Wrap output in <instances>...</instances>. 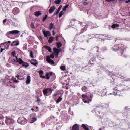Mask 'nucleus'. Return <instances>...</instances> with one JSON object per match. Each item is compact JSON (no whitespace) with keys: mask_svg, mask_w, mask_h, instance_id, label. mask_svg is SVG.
<instances>
[{"mask_svg":"<svg viewBox=\"0 0 130 130\" xmlns=\"http://www.w3.org/2000/svg\"><path fill=\"white\" fill-rule=\"evenodd\" d=\"M11 42L10 41H7V42H6L3 43L1 44V47L2 46H1L2 44H3V45H5V47L6 49H8V48L9 47L10 45L9 43H11Z\"/></svg>","mask_w":130,"mask_h":130,"instance_id":"4468645a","label":"nucleus"},{"mask_svg":"<svg viewBox=\"0 0 130 130\" xmlns=\"http://www.w3.org/2000/svg\"><path fill=\"white\" fill-rule=\"evenodd\" d=\"M38 73L40 75V77L42 78H46V77L45 76H43L42 75L44 73V72L43 70H40L38 71Z\"/></svg>","mask_w":130,"mask_h":130,"instance_id":"6ab92c4d","label":"nucleus"},{"mask_svg":"<svg viewBox=\"0 0 130 130\" xmlns=\"http://www.w3.org/2000/svg\"><path fill=\"white\" fill-rule=\"evenodd\" d=\"M119 25L118 24H113L112 25L111 27L113 28H116L119 27Z\"/></svg>","mask_w":130,"mask_h":130,"instance_id":"f704fd0d","label":"nucleus"},{"mask_svg":"<svg viewBox=\"0 0 130 130\" xmlns=\"http://www.w3.org/2000/svg\"><path fill=\"white\" fill-rule=\"evenodd\" d=\"M69 4H67V5H66L63 8V11H65L66 10V9L67 8L68 6H69Z\"/></svg>","mask_w":130,"mask_h":130,"instance_id":"de8ad7c7","label":"nucleus"},{"mask_svg":"<svg viewBox=\"0 0 130 130\" xmlns=\"http://www.w3.org/2000/svg\"><path fill=\"white\" fill-rule=\"evenodd\" d=\"M44 48L46 49V50H48V51L49 52H51L52 51V50L51 48L50 47L48 46H43Z\"/></svg>","mask_w":130,"mask_h":130,"instance_id":"2f4dec72","label":"nucleus"},{"mask_svg":"<svg viewBox=\"0 0 130 130\" xmlns=\"http://www.w3.org/2000/svg\"><path fill=\"white\" fill-rule=\"evenodd\" d=\"M53 89L50 88H48L44 89L43 91V93L44 95H46L47 96L50 95L52 93V91Z\"/></svg>","mask_w":130,"mask_h":130,"instance_id":"39448f33","label":"nucleus"},{"mask_svg":"<svg viewBox=\"0 0 130 130\" xmlns=\"http://www.w3.org/2000/svg\"><path fill=\"white\" fill-rule=\"evenodd\" d=\"M80 34H77V35L79 36L78 37V40L80 41L83 42L85 40V37L87 36L86 34H85L83 35H81L80 36Z\"/></svg>","mask_w":130,"mask_h":130,"instance_id":"9d476101","label":"nucleus"},{"mask_svg":"<svg viewBox=\"0 0 130 130\" xmlns=\"http://www.w3.org/2000/svg\"><path fill=\"white\" fill-rule=\"evenodd\" d=\"M116 40H121L122 39L121 38H119V37H117V38H116Z\"/></svg>","mask_w":130,"mask_h":130,"instance_id":"4d7b16f0","label":"nucleus"},{"mask_svg":"<svg viewBox=\"0 0 130 130\" xmlns=\"http://www.w3.org/2000/svg\"><path fill=\"white\" fill-rule=\"evenodd\" d=\"M95 36V35H94L93 34H92V35H88V38H89V39H91L92 38H94Z\"/></svg>","mask_w":130,"mask_h":130,"instance_id":"ea45409f","label":"nucleus"},{"mask_svg":"<svg viewBox=\"0 0 130 130\" xmlns=\"http://www.w3.org/2000/svg\"><path fill=\"white\" fill-rule=\"evenodd\" d=\"M16 55L15 51H13L11 53V55L12 56H13V57L15 56Z\"/></svg>","mask_w":130,"mask_h":130,"instance_id":"c03bdc74","label":"nucleus"},{"mask_svg":"<svg viewBox=\"0 0 130 130\" xmlns=\"http://www.w3.org/2000/svg\"><path fill=\"white\" fill-rule=\"evenodd\" d=\"M13 80L16 83H17L19 82V81L17 80L16 79V78H15Z\"/></svg>","mask_w":130,"mask_h":130,"instance_id":"13d9d810","label":"nucleus"},{"mask_svg":"<svg viewBox=\"0 0 130 130\" xmlns=\"http://www.w3.org/2000/svg\"><path fill=\"white\" fill-rule=\"evenodd\" d=\"M30 62L32 64L36 66H37L38 65V62L35 59H31Z\"/></svg>","mask_w":130,"mask_h":130,"instance_id":"dca6fc26","label":"nucleus"},{"mask_svg":"<svg viewBox=\"0 0 130 130\" xmlns=\"http://www.w3.org/2000/svg\"><path fill=\"white\" fill-rule=\"evenodd\" d=\"M30 78L31 77L30 76H27V79L26 81V83L27 84H29L30 83L31 81Z\"/></svg>","mask_w":130,"mask_h":130,"instance_id":"c85d7f7f","label":"nucleus"},{"mask_svg":"<svg viewBox=\"0 0 130 130\" xmlns=\"http://www.w3.org/2000/svg\"><path fill=\"white\" fill-rule=\"evenodd\" d=\"M37 120L36 117H33L30 120V122L31 123H33L36 121Z\"/></svg>","mask_w":130,"mask_h":130,"instance_id":"473e14b6","label":"nucleus"},{"mask_svg":"<svg viewBox=\"0 0 130 130\" xmlns=\"http://www.w3.org/2000/svg\"><path fill=\"white\" fill-rule=\"evenodd\" d=\"M59 37V36H56V40L57 41H58V38Z\"/></svg>","mask_w":130,"mask_h":130,"instance_id":"338daca9","label":"nucleus"},{"mask_svg":"<svg viewBox=\"0 0 130 130\" xmlns=\"http://www.w3.org/2000/svg\"><path fill=\"white\" fill-rule=\"evenodd\" d=\"M19 12V10L17 8H15L13 9V12L15 14L18 13Z\"/></svg>","mask_w":130,"mask_h":130,"instance_id":"a878e982","label":"nucleus"},{"mask_svg":"<svg viewBox=\"0 0 130 130\" xmlns=\"http://www.w3.org/2000/svg\"><path fill=\"white\" fill-rule=\"evenodd\" d=\"M82 127L85 130H89L88 128L84 124H82Z\"/></svg>","mask_w":130,"mask_h":130,"instance_id":"e433bc0d","label":"nucleus"},{"mask_svg":"<svg viewBox=\"0 0 130 130\" xmlns=\"http://www.w3.org/2000/svg\"><path fill=\"white\" fill-rule=\"evenodd\" d=\"M95 59L94 58H92L89 61V63H90L91 64H93L95 62Z\"/></svg>","mask_w":130,"mask_h":130,"instance_id":"cd10ccee","label":"nucleus"},{"mask_svg":"<svg viewBox=\"0 0 130 130\" xmlns=\"http://www.w3.org/2000/svg\"><path fill=\"white\" fill-rule=\"evenodd\" d=\"M38 38L40 41H41L43 40L42 38V37L41 36H39Z\"/></svg>","mask_w":130,"mask_h":130,"instance_id":"6e6d98bb","label":"nucleus"},{"mask_svg":"<svg viewBox=\"0 0 130 130\" xmlns=\"http://www.w3.org/2000/svg\"><path fill=\"white\" fill-rule=\"evenodd\" d=\"M5 50V49H3L2 48L1 49V51H0V52H2V51H3V50Z\"/></svg>","mask_w":130,"mask_h":130,"instance_id":"774afa93","label":"nucleus"},{"mask_svg":"<svg viewBox=\"0 0 130 130\" xmlns=\"http://www.w3.org/2000/svg\"><path fill=\"white\" fill-rule=\"evenodd\" d=\"M82 90L84 92H90L88 90V88L85 86H84L82 87Z\"/></svg>","mask_w":130,"mask_h":130,"instance_id":"5701e85b","label":"nucleus"},{"mask_svg":"<svg viewBox=\"0 0 130 130\" xmlns=\"http://www.w3.org/2000/svg\"><path fill=\"white\" fill-rule=\"evenodd\" d=\"M29 66V64L28 63L26 62H24V63H23L22 64V67H27Z\"/></svg>","mask_w":130,"mask_h":130,"instance_id":"7c9ffc66","label":"nucleus"},{"mask_svg":"<svg viewBox=\"0 0 130 130\" xmlns=\"http://www.w3.org/2000/svg\"><path fill=\"white\" fill-rule=\"evenodd\" d=\"M54 57V55L53 54H51L50 55V58H53Z\"/></svg>","mask_w":130,"mask_h":130,"instance_id":"5fc2aeb1","label":"nucleus"},{"mask_svg":"<svg viewBox=\"0 0 130 130\" xmlns=\"http://www.w3.org/2000/svg\"><path fill=\"white\" fill-rule=\"evenodd\" d=\"M130 2V0H126L125 2L127 3H128Z\"/></svg>","mask_w":130,"mask_h":130,"instance_id":"680f3d73","label":"nucleus"},{"mask_svg":"<svg viewBox=\"0 0 130 130\" xmlns=\"http://www.w3.org/2000/svg\"><path fill=\"white\" fill-rule=\"evenodd\" d=\"M61 1V0H55L54 2L56 4H58Z\"/></svg>","mask_w":130,"mask_h":130,"instance_id":"a18cd8bd","label":"nucleus"},{"mask_svg":"<svg viewBox=\"0 0 130 130\" xmlns=\"http://www.w3.org/2000/svg\"><path fill=\"white\" fill-rule=\"evenodd\" d=\"M106 93V89L103 90L101 92H99V95L101 96H105Z\"/></svg>","mask_w":130,"mask_h":130,"instance_id":"2eb2a0df","label":"nucleus"},{"mask_svg":"<svg viewBox=\"0 0 130 130\" xmlns=\"http://www.w3.org/2000/svg\"><path fill=\"white\" fill-rule=\"evenodd\" d=\"M43 33L44 36L45 37H47L48 36H50V32L48 31H44Z\"/></svg>","mask_w":130,"mask_h":130,"instance_id":"393cba45","label":"nucleus"},{"mask_svg":"<svg viewBox=\"0 0 130 130\" xmlns=\"http://www.w3.org/2000/svg\"><path fill=\"white\" fill-rule=\"evenodd\" d=\"M52 74V72H50L46 73L45 74L46 78H45L47 79H49Z\"/></svg>","mask_w":130,"mask_h":130,"instance_id":"aec40b11","label":"nucleus"},{"mask_svg":"<svg viewBox=\"0 0 130 130\" xmlns=\"http://www.w3.org/2000/svg\"><path fill=\"white\" fill-rule=\"evenodd\" d=\"M57 95V93H56L55 94H54L53 95L52 97L53 99H54V100L55 101H56V98L55 97Z\"/></svg>","mask_w":130,"mask_h":130,"instance_id":"49530a36","label":"nucleus"},{"mask_svg":"<svg viewBox=\"0 0 130 130\" xmlns=\"http://www.w3.org/2000/svg\"><path fill=\"white\" fill-rule=\"evenodd\" d=\"M41 14V11H37L34 12V15L37 17H38Z\"/></svg>","mask_w":130,"mask_h":130,"instance_id":"bb28decb","label":"nucleus"},{"mask_svg":"<svg viewBox=\"0 0 130 130\" xmlns=\"http://www.w3.org/2000/svg\"><path fill=\"white\" fill-rule=\"evenodd\" d=\"M52 32H53V35H54L55 33V32H54V30L52 31Z\"/></svg>","mask_w":130,"mask_h":130,"instance_id":"69168bd1","label":"nucleus"},{"mask_svg":"<svg viewBox=\"0 0 130 130\" xmlns=\"http://www.w3.org/2000/svg\"><path fill=\"white\" fill-rule=\"evenodd\" d=\"M60 68L61 70L63 71H64L65 70V67L64 66L60 67Z\"/></svg>","mask_w":130,"mask_h":130,"instance_id":"3c124183","label":"nucleus"},{"mask_svg":"<svg viewBox=\"0 0 130 130\" xmlns=\"http://www.w3.org/2000/svg\"><path fill=\"white\" fill-rule=\"evenodd\" d=\"M16 77L18 79H19L20 80H22L24 79V77L20 78L21 77L19 75H17L16 76Z\"/></svg>","mask_w":130,"mask_h":130,"instance_id":"a19ab883","label":"nucleus"},{"mask_svg":"<svg viewBox=\"0 0 130 130\" xmlns=\"http://www.w3.org/2000/svg\"><path fill=\"white\" fill-rule=\"evenodd\" d=\"M62 45L61 43L60 42L56 43V46L58 48L61 47Z\"/></svg>","mask_w":130,"mask_h":130,"instance_id":"4c0bfd02","label":"nucleus"},{"mask_svg":"<svg viewBox=\"0 0 130 130\" xmlns=\"http://www.w3.org/2000/svg\"><path fill=\"white\" fill-rule=\"evenodd\" d=\"M31 27L32 28H34V26L32 24H31Z\"/></svg>","mask_w":130,"mask_h":130,"instance_id":"e2e57ef3","label":"nucleus"},{"mask_svg":"<svg viewBox=\"0 0 130 130\" xmlns=\"http://www.w3.org/2000/svg\"><path fill=\"white\" fill-rule=\"evenodd\" d=\"M41 101V100L40 98H37V100L36 101L37 102H40Z\"/></svg>","mask_w":130,"mask_h":130,"instance_id":"864d4df0","label":"nucleus"},{"mask_svg":"<svg viewBox=\"0 0 130 130\" xmlns=\"http://www.w3.org/2000/svg\"><path fill=\"white\" fill-rule=\"evenodd\" d=\"M64 12H63V11H61L59 14V18H60L64 14Z\"/></svg>","mask_w":130,"mask_h":130,"instance_id":"37998d69","label":"nucleus"},{"mask_svg":"<svg viewBox=\"0 0 130 130\" xmlns=\"http://www.w3.org/2000/svg\"><path fill=\"white\" fill-rule=\"evenodd\" d=\"M27 122V120L24 117L22 116L19 117L17 120V122L18 123L22 125L25 124Z\"/></svg>","mask_w":130,"mask_h":130,"instance_id":"20e7f679","label":"nucleus"},{"mask_svg":"<svg viewBox=\"0 0 130 130\" xmlns=\"http://www.w3.org/2000/svg\"><path fill=\"white\" fill-rule=\"evenodd\" d=\"M101 110V108L97 107L96 108H95L94 110V111L93 112H95L96 114L99 116H102V115H103V114L102 112L100 111Z\"/></svg>","mask_w":130,"mask_h":130,"instance_id":"6e6552de","label":"nucleus"},{"mask_svg":"<svg viewBox=\"0 0 130 130\" xmlns=\"http://www.w3.org/2000/svg\"><path fill=\"white\" fill-rule=\"evenodd\" d=\"M125 86L123 85H122L121 84H119L117 85L116 87L114 89V90H118V91H122V90H126L124 88Z\"/></svg>","mask_w":130,"mask_h":130,"instance_id":"423d86ee","label":"nucleus"},{"mask_svg":"<svg viewBox=\"0 0 130 130\" xmlns=\"http://www.w3.org/2000/svg\"><path fill=\"white\" fill-rule=\"evenodd\" d=\"M46 61L48 63L51 64L53 65L54 64V62L53 60L50 59L49 56L47 57Z\"/></svg>","mask_w":130,"mask_h":130,"instance_id":"a211bd4d","label":"nucleus"},{"mask_svg":"<svg viewBox=\"0 0 130 130\" xmlns=\"http://www.w3.org/2000/svg\"><path fill=\"white\" fill-rule=\"evenodd\" d=\"M79 126L77 124L74 125L72 127V130H79Z\"/></svg>","mask_w":130,"mask_h":130,"instance_id":"412c9836","label":"nucleus"},{"mask_svg":"<svg viewBox=\"0 0 130 130\" xmlns=\"http://www.w3.org/2000/svg\"><path fill=\"white\" fill-rule=\"evenodd\" d=\"M53 49L55 52L57 54V56L58 55L60 51V49H57L56 48H54Z\"/></svg>","mask_w":130,"mask_h":130,"instance_id":"b1692460","label":"nucleus"},{"mask_svg":"<svg viewBox=\"0 0 130 130\" xmlns=\"http://www.w3.org/2000/svg\"><path fill=\"white\" fill-rule=\"evenodd\" d=\"M102 49L103 51L107 50V49L105 47L103 48Z\"/></svg>","mask_w":130,"mask_h":130,"instance_id":"0e129e2a","label":"nucleus"},{"mask_svg":"<svg viewBox=\"0 0 130 130\" xmlns=\"http://www.w3.org/2000/svg\"><path fill=\"white\" fill-rule=\"evenodd\" d=\"M19 41H15L12 42L10 45L11 46H16L19 45Z\"/></svg>","mask_w":130,"mask_h":130,"instance_id":"f3484780","label":"nucleus"},{"mask_svg":"<svg viewBox=\"0 0 130 130\" xmlns=\"http://www.w3.org/2000/svg\"><path fill=\"white\" fill-rule=\"evenodd\" d=\"M6 20H7L6 19H4L3 21V23H5L6 21Z\"/></svg>","mask_w":130,"mask_h":130,"instance_id":"052dcab7","label":"nucleus"},{"mask_svg":"<svg viewBox=\"0 0 130 130\" xmlns=\"http://www.w3.org/2000/svg\"><path fill=\"white\" fill-rule=\"evenodd\" d=\"M56 7L54 6L51 7L49 10V12L50 13H52L55 10Z\"/></svg>","mask_w":130,"mask_h":130,"instance_id":"4be33fe9","label":"nucleus"},{"mask_svg":"<svg viewBox=\"0 0 130 130\" xmlns=\"http://www.w3.org/2000/svg\"><path fill=\"white\" fill-rule=\"evenodd\" d=\"M115 0H106V1H107L108 2H110L113 1H115Z\"/></svg>","mask_w":130,"mask_h":130,"instance_id":"bf43d9fd","label":"nucleus"},{"mask_svg":"<svg viewBox=\"0 0 130 130\" xmlns=\"http://www.w3.org/2000/svg\"><path fill=\"white\" fill-rule=\"evenodd\" d=\"M105 36L107 37V38H106L105 39H107L108 40H109L111 39V37L110 35H105Z\"/></svg>","mask_w":130,"mask_h":130,"instance_id":"09e8293b","label":"nucleus"},{"mask_svg":"<svg viewBox=\"0 0 130 130\" xmlns=\"http://www.w3.org/2000/svg\"><path fill=\"white\" fill-rule=\"evenodd\" d=\"M54 28V27L53 24L52 23H51L49 26L50 29V30H51L52 29Z\"/></svg>","mask_w":130,"mask_h":130,"instance_id":"58836bf2","label":"nucleus"},{"mask_svg":"<svg viewBox=\"0 0 130 130\" xmlns=\"http://www.w3.org/2000/svg\"><path fill=\"white\" fill-rule=\"evenodd\" d=\"M123 90H122V91H118V90H115V91L113 92V94L115 96L117 95L118 96H120L122 95V93H121L123 92Z\"/></svg>","mask_w":130,"mask_h":130,"instance_id":"ddd939ff","label":"nucleus"},{"mask_svg":"<svg viewBox=\"0 0 130 130\" xmlns=\"http://www.w3.org/2000/svg\"><path fill=\"white\" fill-rule=\"evenodd\" d=\"M89 25H86L85 27L84 28V29L85 30V31L86 30H87V28L89 27V28H90V29H92V27H90V26L93 27V28H96L97 27H98V26H97L95 24H92L91 23H90L89 24Z\"/></svg>","mask_w":130,"mask_h":130,"instance_id":"0eeeda50","label":"nucleus"},{"mask_svg":"<svg viewBox=\"0 0 130 130\" xmlns=\"http://www.w3.org/2000/svg\"><path fill=\"white\" fill-rule=\"evenodd\" d=\"M82 96L84 102L88 103L91 101L93 95L90 92H87L86 93V94H83Z\"/></svg>","mask_w":130,"mask_h":130,"instance_id":"f03ea898","label":"nucleus"},{"mask_svg":"<svg viewBox=\"0 0 130 130\" xmlns=\"http://www.w3.org/2000/svg\"><path fill=\"white\" fill-rule=\"evenodd\" d=\"M54 37H50L49 38L48 41L50 43H52L53 41Z\"/></svg>","mask_w":130,"mask_h":130,"instance_id":"c9c22d12","label":"nucleus"},{"mask_svg":"<svg viewBox=\"0 0 130 130\" xmlns=\"http://www.w3.org/2000/svg\"><path fill=\"white\" fill-rule=\"evenodd\" d=\"M112 49L115 51L117 50L118 51V45H116L113 46L112 47Z\"/></svg>","mask_w":130,"mask_h":130,"instance_id":"72a5a7b5","label":"nucleus"},{"mask_svg":"<svg viewBox=\"0 0 130 130\" xmlns=\"http://www.w3.org/2000/svg\"><path fill=\"white\" fill-rule=\"evenodd\" d=\"M61 7H62L61 6H60L59 7L56 13V15H57L59 13V12L60 11V10L61 8Z\"/></svg>","mask_w":130,"mask_h":130,"instance_id":"79ce46f5","label":"nucleus"},{"mask_svg":"<svg viewBox=\"0 0 130 130\" xmlns=\"http://www.w3.org/2000/svg\"><path fill=\"white\" fill-rule=\"evenodd\" d=\"M125 47L123 44L118 45V49L117 51V53L123 56L124 55H123V53L125 49Z\"/></svg>","mask_w":130,"mask_h":130,"instance_id":"7ed1b4c3","label":"nucleus"},{"mask_svg":"<svg viewBox=\"0 0 130 130\" xmlns=\"http://www.w3.org/2000/svg\"><path fill=\"white\" fill-rule=\"evenodd\" d=\"M47 17H48V16L47 15H45V16L43 17V20H42V21L43 22H44V21L45 20H46V19L47 18Z\"/></svg>","mask_w":130,"mask_h":130,"instance_id":"8fccbe9b","label":"nucleus"},{"mask_svg":"<svg viewBox=\"0 0 130 130\" xmlns=\"http://www.w3.org/2000/svg\"><path fill=\"white\" fill-rule=\"evenodd\" d=\"M62 99V98L60 96H59V98L57 100L56 99V103L57 104L58 103L60 102L61 101Z\"/></svg>","mask_w":130,"mask_h":130,"instance_id":"c756f323","label":"nucleus"},{"mask_svg":"<svg viewBox=\"0 0 130 130\" xmlns=\"http://www.w3.org/2000/svg\"><path fill=\"white\" fill-rule=\"evenodd\" d=\"M92 53L93 54L94 53L95 54L94 55H96L95 56H96V58L99 60H101L104 58V56L102 55L101 52H99V48L98 47H95L92 50Z\"/></svg>","mask_w":130,"mask_h":130,"instance_id":"f257e3e1","label":"nucleus"},{"mask_svg":"<svg viewBox=\"0 0 130 130\" xmlns=\"http://www.w3.org/2000/svg\"><path fill=\"white\" fill-rule=\"evenodd\" d=\"M33 54V52L32 51H31L30 52V56L31 58H33L34 57Z\"/></svg>","mask_w":130,"mask_h":130,"instance_id":"603ef678","label":"nucleus"},{"mask_svg":"<svg viewBox=\"0 0 130 130\" xmlns=\"http://www.w3.org/2000/svg\"><path fill=\"white\" fill-rule=\"evenodd\" d=\"M16 59H13L14 62H18L19 64H22L23 63H24V61L20 58H18L16 56H15Z\"/></svg>","mask_w":130,"mask_h":130,"instance_id":"9b49d317","label":"nucleus"},{"mask_svg":"<svg viewBox=\"0 0 130 130\" xmlns=\"http://www.w3.org/2000/svg\"><path fill=\"white\" fill-rule=\"evenodd\" d=\"M5 123L8 125L12 124L13 122L11 121V118H9L7 117H6L5 120Z\"/></svg>","mask_w":130,"mask_h":130,"instance_id":"f8f14e48","label":"nucleus"},{"mask_svg":"<svg viewBox=\"0 0 130 130\" xmlns=\"http://www.w3.org/2000/svg\"><path fill=\"white\" fill-rule=\"evenodd\" d=\"M20 31L17 30H13L9 31L7 33L6 35L8 37L10 38V34H14L19 33Z\"/></svg>","mask_w":130,"mask_h":130,"instance_id":"1a4fd4ad","label":"nucleus"}]
</instances>
